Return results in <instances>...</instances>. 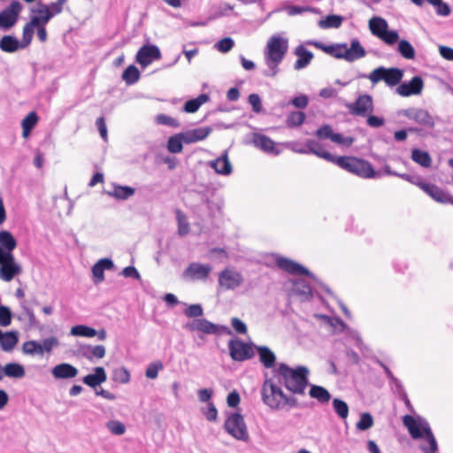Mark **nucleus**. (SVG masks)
<instances>
[{"label":"nucleus","mask_w":453,"mask_h":453,"mask_svg":"<svg viewBox=\"0 0 453 453\" xmlns=\"http://www.w3.org/2000/svg\"><path fill=\"white\" fill-rule=\"evenodd\" d=\"M403 424L407 428L412 439L424 440L426 443L420 446L424 453H435L438 450L436 439L426 418L419 415H405L403 417Z\"/></svg>","instance_id":"obj_1"},{"label":"nucleus","mask_w":453,"mask_h":453,"mask_svg":"<svg viewBox=\"0 0 453 453\" xmlns=\"http://www.w3.org/2000/svg\"><path fill=\"white\" fill-rule=\"evenodd\" d=\"M288 50V39L280 34L272 35L264 50V60L267 69L264 75L274 77L279 73V65L284 59Z\"/></svg>","instance_id":"obj_2"},{"label":"nucleus","mask_w":453,"mask_h":453,"mask_svg":"<svg viewBox=\"0 0 453 453\" xmlns=\"http://www.w3.org/2000/svg\"><path fill=\"white\" fill-rule=\"evenodd\" d=\"M309 370L305 366L291 368L285 364H280L275 371L278 382L283 383L285 388L296 395H303L308 384Z\"/></svg>","instance_id":"obj_3"},{"label":"nucleus","mask_w":453,"mask_h":453,"mask_svg":"<svg viewBox=\"0 0 453 453\" xmlns=\"http://www.w3.org/2000/svg\"><path fill=\"white\" fill-rule=\"evenodd\" d=\"M261 395L263 403L272 410L278 411L284 409L286 406L294 407L296 405V399L286 395L273 377L265 380L261 388Z\"/></svg>","instance_id":"obj_4"},{"label":"nucleus","mask_w":453,"mask_h":453,"mask_svg":"<svg viewBox=\"0 0 453 453\" xmlns=\"http://www.w3.org/2000/svg\"><path fill=\"white\" fill-rule=\"evenodd\" d=\"M323 50L335 58L344 59L350 63L365 58L366 55L365 48L357 38L351 39L349 45L335 43L323 47Z\"/></svg>","instance_id":"obj_5"},{"label":"nucleus","mask_w":453,"mask_h":453,"mask_svg":"<svg viewBox=\"0 0 453 453\" xmlns=\"http://www.w3.org/2000/svg\"><path fill=\"white\" fill-rule=\"evenodd\" d=\"M335 164L341 168L361 178L372 179L377 176L369 162L354 157H337Z\"/></svg>","instance_id":"obj_6"},{"label":"nucleus","mask_w":453,"mask_h":453,"mask_svg":"<svg viewBox=\"0 0 453 453\" xmlns=\"http://www.w3.org/2000/svg\"><path fill=\"white\" fill-rule=\"evenodd\" d=\"M403 76V72L398 68L380 66L372 71L368 75L364 74L361 77L369 79L373 85L384 81L388 86L394 87L401 81Z\"/></svg>","instance_id":"obj_7"},{"label":"nucleus","mask_w":453,"mask_h":453,"mask_svg":"<svg viewBox=\"0 0 453 453\" xmlns=\"http://www.w3.org/2000/svg\"><path fill=\"white\" fill-rule=\"evenodd\" d=\"M225 429L234 438L247 441L249 434L243 417L239 413L231 414L225 422Z\"/></svg>","instance_id":"obj_8"},{"label":"nucleus","mask_w":453,"mask_h":453,"mask_svg":"<svg viewBox=\"0 0 453 453\" xmlns=\"http://www.w3.org/2000/svg\"><path fill=\"white\" fill-rule=\"evenodd\" d=\"M398 116H404L411 120L427 128H434L435 126L434 118L425 109L411 107L398 111Z\"/></svg>","instance_id":"obj_9"},{"label":"nucleus","mask_w":453,"mask_h":453,"mask_svg":"<svg viewBox=\"0 0 453 453\" xmlns=\"http://www.w3.org/2000/svg\"><path fill=\"white\" fill-rule=\"evenodd\" d=\"M242 274L233 267H227L219 274V285L224 290H234L243 283Z\"/></svg>","instance_id":"obj_10"},{"label":"nucleus","mask_w":453,"mask_h":453,"mask_svg":"<svg viewBox=\"0 0 453 453\" xmlns=\"http://www.w3.org/2000/svg\"><path fill=\"white\" fill-rule=\"evenodd\" d=\"M56 338L44 339L42 342L35 340L27 341L22 345V352L30 356L43 357L45 353H50L53 349Z\"/></svg>","instance_id":"obj_11"},{"label":"nucleus","mask_w":453,"mask_h":453,"mask_svg":"<svg viewBox=\"0 0 453 453\" xmlns=\"http://www.w3.org/2000/svg\"><path fill=\"white\" fill-rule=\"evenodd\" d=\"M21 10L22 5L19 1H12L6 8L0 12V28L7 30L12 27L16 24Z\"/></svg>","instance_id":"obj_12"},{"label":"nucleus","mask_w":453,"mask_h":453,"mask_svg":"<svg viewBox=\"0 0 453 453\" xmlns=\"http://www.w3.org/2000/svg\"><path fill=\"white\" fill-rule=\"evenodd\" d=\"M184 327L190 332L197 331L206 334H218L220 330L226 329V327L213 324L205 319H193L188 322Z\"/></svg>","instance_id":"obj_13"},{"label":"nucleus","mask_w":453,"mask_h":453,"mask_svg":"<svg viewBox=\"0 0 453 453\" xmlns=\"http://www.w3.org/2000/svg\"><path fill=\"white\" fill-rule=\"evenodd\" d=\"M231 357L235 361H244L253 357L251 345L240 340H231L228 343Z\"/></svg>","instance_id":"obj_14"},{"label":"nucleus","mask_w":453,"mask_h":453,"mask_svg":"<svg viewBox=\"0 0 453 453\" xmlns=\"http://www.w3.org/2000/svg\"><path fill=\"white\" fill-rule=\"evenodd\" d=\"M212 270L211 265L191 263L183 272L182 278L188 280H205Z\"/></svg>","instance_id":"obj_15"},{"label":"nucleus","mask_w":453,"mask_h":453,"mask_svg":"<svg viewBox=\"0 0 453 453\" xmlns=\"http://www.w3.org/2000/svg\"><path fill=\"white\" fill-rule=\"evenodd\" d=\"M274 259L279 268L291 274L307 275L311 278H314L313 274L311 273L307 268L291 259L281 257L280 255H275Z\"/></svg>","instance_id":"obj_16"},{"label":"nucleus","mask_w":453,"mask_h":453,"mask_svg":"<svg viewBox=\"0 0 453 453\" xmlns=\"http://www.w3.org/2000/svg\"><path fill=\"white\" fill-rule=\"evenodd\" d=\"M161 52L157 46L152 44H145L138 50L135 60L142 67L150 65L153 60L159 59Z\"/></svg>","instance_id":"obj_17"},{"label":"nucleus","mask_w":453,"mask_h":453,"mask_svg":"<svg viewBox=\"0 0 453 453\" xmlns=\"http://www.w3.org/2000/svg\"><path fill=\"white\" fill-rule=\"evenodd\" d=\"M21 273V267L16 263L14 256L11 258L0 257V279L11 281L16 275Z\"/></svg>","instance_id":"obj_18"},{"label":"nucleus","mask_w":453,"mask_h":453,"mask_svg":"<svg viewBox=\"0 0 453 453\" xmlns=\"http://www.w3.org/2000/svg\"><path fill=\"white\" fill-rule=\"evenodd\" d=\"M348 108L355 115L365 116L373 110L372 98L369 95H361L355 103L349 104Z\"/></svg>","instance_id":"obj_19"},{"label":"nucleus","mask_w":453,"mask_h":453,"mask_svg":"<svg viewBox=\"0 0 453 453\" xmlns=\"http://www.w3.org/2000/svg\"><path fill=\"white\" fill-rule=\"evenodd\" d=\"M424 82L421 77L414 76L410 82H403L396 88V92L401 96H411L421 94Z\"/></svg>","instance_id":"obj_20"},{"label":"nucleus","mask_w":453,"mask_h":453,"mask_svg":"<svg viewBox=\"0 0 453 453\" xmlns=\"http://www.w3.org/2000/svg\"><path fill=\"white\" fill-rule=\"evenodd\" d=\"M17 247V241L12 234L7 230L0 231V257L11 258Z\"/></svg>","instance_id":"obj_21"},{"label":"nucleus","mask_w":453,"mask_h":453,"mask_svg":"<svg viewBox=\"0 0 453 453\" xmlns=\"http://www.w3.org/2000/svg\"><path fill=\"white\" fill-rule=\"evenodd\" d=\"M422 190L437 203L453 204V196L436 185L426 183Z\"/></svg>","instance_id":"obj_22"},{"label":"nucleus","mask_w":453,"mask_h":453,"mask_svg":"<svg viewBox=\"0 0 453 453\" xmlns=\"http://www.w3.org/2000/svg\"><path fill=\"white\" fill-rule=\"evenodd\" d=\"M253 143L257 148L260 149L267 154L277 156L281 152V150L279 149L278 144L265 134H255L253 138Z\"/></svg>","instance_id":"obj_23"},{"label":"nucleus","mask_w":453,"mask_h":453,"mask_svg":"<svg viewBox=\"0 0 453 453\" xmlns=\"http://www.w3.org/2000/svg\"><path fill=\"white\" fill-rule=\"evenodd\" d=\"M114 268L113 261L111 258H101L92 266V276L95 283H101L104 280V271Z\"/></svg>","instance_id":"obj_24"},{"label":"nucleus","mask_w":453,"mask_h":453,"mask_svg":"<svg viewBox=\"0 0 453 453\" xmlns=\"http://www.w3.org/2000/svg\"><path fill=\"white\" fill-rule=\"evenodd\" d=\"M208 165L218 173L221 175H230L233 171L232 165L228 159L227 151H224V153L216 158L215 160H211L208 163Z\"/></svg>","instance_id":"obj_25"},{"label":"nucleus","mask_w":453,"mask_h":453,"mask_svg":"<svg viewBox=\"0 0 453 453\" xmlns=\"http://www.w3.org/2000/svg\"><path fill=\"white\" fill-rule=\"evenodd\" d=\"M295 55L297 57L294 65L295 70H302L307 67L313 58L312 52L303 45H299L296 48Z\"/></svg>","instance_id":"obj_26"},{"label":"nucleus","mask_w":453,"mask_h":453,"mask_svg":"<svg viewBox=\"0 0 453 453\" xmlns=\"http://www.w3.org/2000/svg\"><path fill=\"white\" fill-rule=\"evenodd\" d=\"M306 147L308 148L307 151H309V153L335 164L337 157H334L330 152L326 151L319 142L308 140L306 142Z\"/></svg>","instance_id":"obj_27"},{"label":"nucleus","mask_w":453,"mask_h":453,"mask_svg":"<svg viewBox=\"0 0 453 453\" xmlns=\"http://www.w3.org/2000/svg\"><path fill=\"white\" fill-rule=\"evenodd\" d=\"M107 380V375L104 367L97 366L94 368V373L86 375L82 381L84 384L90 388H96L102 383L105 382Z\"/></svg>","instance_id":"obj_28"},{"label":"nucleus","mask_w":453,"mask_h":453,"mask_svg":"<svg viewBox=\"0 0 453 453\" xmlns=\"http://www.w3.org/2000/svg\"><path fill=\"white\" fill-rule=\"evenodd\" d=\"M19 342V334L17 331L6 333L1 332L0 347L4 352H12Z\"/></svg>","instance_id":"obj_29"},{"label":"nucleus","mask_w":453,"mask_h":453,"mask_svg":"<svg viewBox=\"0 0 453 453\" xmlns=\"http://www.w3.org/2000/svg\"><path fill=\"white\" fill-rule=\"evenodd\" d=\"M211 132L210 127H199L181 133L185 143H194L204 140Z\"/></svg>","instance_id":"obj_30"},{"label":"nucleus","mask_w":453,"mask_h":453,"mask_svg":"<svg viewBox=\"0 0 453 453\" xmlns=\"http://www.w3.org/2000/svg\"><path fill=\"white\" fill-rule=\"evenodd\" d=\"M31 12L33 15L31 16L30 19L37 20L35 27L45 25L53 16L49 8L42 4H38L36 8H32Z\"/></svg>","instance_id":"obj_31"},{"label":"nucleus","mask_w":453,"mask_h":453,"mask_svg":"<svg viewBox=\"0 0 453 453\" xmlns=\"http://www.w3.org/2000/svg\"><path fill=\"white\" fill-rule=\"evenodd\" d=\"M292 291L299 296L302 300H308L312 296L311 286L303 279L294 280Z\"/></svg>","instance_id":"obj_32"},{"label":"nucleus","mask_w":453,"mask_h":453,"mask_svg":"<svg viewBox=\"0 0 453 453\" xmlns=\"http://www.w3.org/2000/svg\"><path fill=\"white\" fill-rule=\"evenodd\" d=\"M256 349L259 356V360L263 365L266 368H273L276 362L275 354L265 346H257Z\"/></svg>","instance_id":"obj_33"},{"label":"nucleus","mask_w":453,"mask_h":453,"mask_svg":"<svg viewBox=\"0 0 453 453\" xmlns=\"http://www.w3.org/2000/svg\"><path fill=\"white\" fill-rule=\"evenodd\" d=\"M135 193L134 188L128 186L114 185L111 191H108L107 194L119 200H127Z\"/></svg>","instance_id":"obj_34"},{"label":"nucleus","mask_w":453,"mask_h":453,"mask_svg":"<svg viewBox=\"0 0 453 453\" xmlns=\"http://www.w3.org/2000/svg\"><path fill=\"white\" fill-rule=\"evenodd\" d=\"M388 25L387 21L380 17H373L369 20V29L371 33L380 38V36L386 32Z\"/></svg>","instance_id":"obj_35"},{"label":"nucleus","mask_w":453,"mask_h":453,"mask_svg":"<svg viewBox=\"0 0 453 453\" xmlns=\"http://www.w3.org/2000/svg\"><path fill=\"white\" fill-rule=\"evenodd\" d=\"M38 116L35 111L29 112L21 121L22 136L27 138L38 122Z\"/></svg>","instance_id":"obj_36"},{"label":"nucleus","mask_w":453,"mask_h":453,"mask_svg":"<svg viewBox=\"0 0 453 453\" xmlns=\"http://www.w3.org/2000/svg\"><path fill=\"white\" fill-rule=\"evenodd\" d=\"M411 159L425 168H428L432 165V157L429 153L419 149H413L411 150Z\"/></svg>","instance_id":"obj_37"},{"label":"nucleus","mask_w":453,"mask_h":453,"mask_svg":"<svg viewBox=\"0 0 453 453\" xmlns=\"http://www.w3.org/2000/svg\"><path fill=\"white\" fill-rule=\"evenodd\" d=\"M25 373L24 366L19 363L12 362L4 365V374L6 377L21 379L25 376Z\"/></svg>","instance_id":"obj_38"},{"label":"nucleus","mask_w":453,"mask_h":453,"mask_svg":"<svg viewBox=\"0 0 453 453\" xmlns=\"http://www.w3.org/2000/svg\"><path fill=\"white\" fill-rule=\"evenodd\" d=\"M311 397L317 399L320 403H327L330 398V393L323 387L312 385L309 392Z\"/></svg>","instance_id":"obj_39"},{"label":"nucleus","mask_w":453,"mask_h":453,"mask_svg":"<svg viewBox=\"0 0 453 453\" xmlns=\"http://www.w3.org/2000/svg\"><path fill=\"white\" fill-rule=\"evenodd\" d=\"M19 47V41L12 35H4L0 40V49L4 52H14Z\"/></svg>","instance_id":"obj_40"},{"label":"nucleus","mask_w":453,"mask_h":453,"mask_svg":"<svg viewBox=\"0 0 453 453\" xmlns=\"http://www.w3.org/2000/svg\"><path fill=\"white\" fill-rule=\"evenodd\" d=\"M343 18L339 15H328L319 21V27L323 29L338 28L342 26Z\"/></svg>","instance_id":"obj_41"},{"label":"nucleus","mask_w":453,"mask_h":453,"mask_svg":"<svg viewBox=\"0 0 453 453\" xmlns=\"http://www.w3.org/2000/svg\"><path fill=\"white\" fill-rule=\"evenodd\" d=\"M208 100L209 96L206 94H202L195 99L188 100L184 105V111L189 113L196 112Z\"/></svg>","instance_id":"obj_42"},{"label":"nucleus","mask_w":453,"mask_h":453,"mask_svg":"<svg viewBox=\"0 0 453 453\" xmlns=\"http://www.w3.org/2000/svg\"><path fill=\"white\" fill-rule=\"evenodd\" d=\"M70 334L73 336L92 338L96 335V330L85 325H77L71 328Z\"/></svg>","instance_id":"obj_43"},{"label":"nucleus","mask_w":453,"mask_h":453,"mask_svg":"<svg viewBox=\"0 0 453 453\" xmlns=\"http://www.w3.org/2000/svg\"><path fill=\"white\" fill-rule=\"evenodd\" d=\"M36 23V19H30V21L24 26L21 48L27 47L31 42Z\"/></svg>","instance_id":"obj_44"},{"label":"nucleus","mask_w":453,"mask_h":453,"mask_svg":"<svg viewBox=\"0 0 453 453\" xmlns=\"http://www.w3.org/2000/svg\"><path fill=\"white\" fill-rule=\"evenodd\" d=\"M184 137L181 133L171 136L167 142V149L171 153H180L182 149Z\"/></svg>","instance_id":"obj_45"},{"label":"nucleus","mask_w":453,"mask_h":453,"mask_svg":"<svg viewBox=\"0 0 453 453\" xmlns=\"http://www.w3.org/2000/svg\"><path fill=\"white\" fill-rule=\"evenodd\" d=\"M176 219L178 222V234L185 236L189 233L190 227L187 216L180 210L176 211Z\"/></svg>","instance_id":"obj_46"},{"label":"nucleus","mask_w":453,"mask_h":453,"mask_svg":"<svg viewBox=\"0 0 453 453\" xmlns=\"http://www.w3.org/2000/svg\"><path fill=\"white\" fill-rule=\"evenodd\" d=\"M105 348L103 345L88 346L84 356L89 361L94 359H101L105 356Z\"/></svg>","instance_id":"obj_47"},{"label":"nucleus","mask_w":453,"mask_h":453,"mask_svg":"<svg viewBox=\"0 0 453 453\" xmlns=\"http://www.w3.org/2000/svg\"><path fill=\"white\" fill-rule=\"evenodd\" d=\"M337 323L340 325L342 331L346 335H348L349 337H350L351 339H353L355 341L357 347H358L359 349H362L364 342H363V340L361 339L359 334L356 330L346 326L341 319H338Z\"/></svg>","instance_id":"obj_48"},{"label":"nucleus","mask_w":453,"mask_h":453,"mask_svg":"<svg viewBox=\"0 0 453 453\" xmlns=\"http://www.w3.org/2000/svg\"><path fill=\"white\" fill-rule=\"evenodd\" d=\"M105 427L114 435H122L126 433V426L119 420L111 419L105 423Z\"/></svg>","instance_id":"obj_49"},{"label":"nucleus","mask_w":453,"mask_h":453,"mask_svg":"<svg viewBox=\"0 0 453 453\" xmlns=\"http://www.w3.org/2000/svg\"><path fill=\"white\" fill-rule=\"evenodd\" d=\"M139 77L140 72L134 65H129L122 74V79L129 85L135 83Z\"/></svg>","instance_id":"obj_50"},{"label":"nucleus","mask_w":453,"mask_h":453,"mask_svg":"<svg viewBox=\"0 0 453 453\" xmlns=\"http://www.w3.org/2000/svg\"><path fill=\"white\" fill-rule=\"evenodd\" d=\"M398 51L406 59H413L415 57L414 48L406 40H401L399 42Z\"/></svg>","instance_id":"obj_51"},{"label":"nucleus","mask_w":453,"mask_h":453,"mask_svg":"<svg viewBox=\"0 0 453 453\" xmlns=\"http://www.w3.org/2000/svg\"><path fill=\"white\" fill-rule=\"evenodd\" d=\"M78 374V369L69 364L58 365V378L70 379Z\"/></svg>","instance_id":"obj_52"},{"label":"nucleus","mask_w":453,"mask_h":453,"mask_svg":"<svg viewBox=\"0 0 453 453\" xmlns=\"http://www.w3.org/2000/svg\"><path fill=\"white\" fill-rule=\"evenodd\" d=\"M426 2L435 7L436 14L439 16L447 17L451 12L449 4L442 0H426Z\"/></svg>","instance_id":"obj_53"},{"label":"nucleus","mask_w":453,"mask_h":453,"mask_svg":"<svg viewBox=\"0 0 453 453\" xmlns=\"http://www.w3.org/2000/svg\"><path fill=\"white\" fill-rule=\"evenodd\" d=\"M305 120V114L302 111H292L287 118V125L290 127H299Z\"/></svg>","instance_id":"obj_54"},{"label":"nucleus","mask_w":453,"mask_h":453,"mask_svg":"<svg viewBox=\"0 0 453 453\" xmlns=\"http://www.w3.org/2000/svg\"><path fill=\"white\" fill-rule=\"evenodd\" d=\"M21 318L24 319H27L30 326H35L37 325V320L34 311L27 304L25 301L21 303Z\"/></svg>","instance_id":"obj_55"},{"label":"nucleus","mask_w":453,"mask_h":453,"mask_svg":"<svg viewBox=\"0 0 453 453\" xmlns=\"http://www.w3.org/2000/svg\"><path fill=\"white\" fill-rule=\"evenodd\" d=\"M333 407H334V411L337 413V415L341 418H346L348 417V415H349V406L342 400H340L338 398H334L333 400Z\"/></svg>","instance_id":"obj_56"},{"label":"nucleus","mask_w":453,"mask_h":453,"mask_svg":"<svg viewBox=\"0 0 453 453\" xmlns=\"http://www.w3.org/2000/svg\"><path fill=\"white\" fill-rule=\"evenodd\" d=\"M373 425V418L368 412L362 413L358 422L357 423V428L360 431H365L371 428Z\"/></svg>","instance_id":"obj_57"},{"label":"nucleus","mask_w":453,"mask_h":453,"mask_svg":"<svg viewBox=\"0 0 453 453\" xmlns=\"http://www.w3.org/2000/svg\"><path fill=\"white\" fill-rule=\"evenodd\" d=\"M234 46V41L230 37H225L216 42L214 48L221 53H227L233 49Z\"/></svg>","instance_id":"obj_58"},{"label":"nucleus","mask_w":453,"mask_h":453,"mask_svg":"<svg viewBox=\"0 0 453 453\" xmlns=\"http://www.w3.org/2000/svg\"><path fill=\"white\" fill-rule=\"evenodd\" d=\"M113 380L126 384L130 380V373L125 367L116 368L112 372Z\"/></svg>","instance_id":"obj_59"},{"label":"nucleus","mask_w":453,"mask_h":453,"mask_svg":"<svg viewBox=\"0 0 453 453\" xmlns=\"http://www.w3.org/2000/svg\"><path fill=\"white\" fill-rule=\"evenodd\" d=\"M164 368L163 364L159 361L151 363L148 365L145 375L149 379H156L158 375V372Z\"/></svg>","instance_id":"obj_60"},{"label":"nucleus","mask_w":453,"mask_h":453,"mask_svg":"<svg viewBox=\"0 0 453 453\" xmlns=\"http://www.w3.org/2000/svg\"><path fill=\"white\" fill-rule=\"evenodd\" d=\"M203 413L207 420L212 422L217 421L218 411L213 403H208L206 408L203 409Z\"/></svg>","instance_id":"obj_61"},{"label":"nucleus","mask_w":453,"mask_h":453,"mask_svg":"<svg viewBox=\"0 0 453 453\" xmlns=\"http://www.w3.org/2000/svg\"><path fill=\"white\" fill-rule=\"evenodd\" d=\"M156 122L159 125H165V126H169V127H179V122L170 117V116H167V115H165V114H158L156 116Z\"/></svg>","instance_id":"obj_62"},{"label":"nucleus","mask_w":453,"mask_h":453,"mask_svg":"<svg viewBox=\"0 0 453 453\" xmlns=\"http://www.w3.org/2000/svg\"><path fill=\"white\" fill-rule=\"evenodd\" d=\"M184 314L188 318H199L203 316V310L200 304H190L185 311Z\"/></svg>","instance_id":"obj_63"},{"label":"nucleus","mask_w":453,"mask_h":453,"mask_svg":"<svg viewBox=\"0 0 453 453\" xmlns=\"http://www.w3.org/2000/svg\"><path fill=\"white\" fill-rule=\"evenodd\" d=\"M12 322L11 310L6 306H0V326H8Z\"/></svg>","instance_id":"obj_64"}]
</instances>
